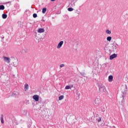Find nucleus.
Masks as SVG:
<instances>
[{
  "instance_id": "nucleus-1",
  "label": "nucleus",
  "mask_w": 128,
  "mask_h": 128,
  "mask_svg": "<svg viewBox=\"0 0 128 128\" xmlns=\"http://www.w3.org/2000/svg\"><path fill=\"white\" fill-rule=\"evenodd\" d=\"M99 92H105V94H108V92L106 90V86L102 84H100L98 86Z\"/></svg>"
},
{
  "instance_id": "nucleus-2",
  "label": "nucleus",
  "mask_w": 128,
  "mask_h": 128,
  "mask_svg": "<svg viewBox=\"0 0 128 128\" xmlns=\"http://www.w3.org/2000/svg\"><path fill=\"white\" fill-rule=\"evenodd\" d=\"M3 60L4 62H6V64H10V57L4 56Z\"/></svg>"
},
{
  "instance_id": "nucleus-3",
  "label": "nucleus",
  "mask_w": 128,
  "mask_h": 128,
  "mask_svg": "<svg viewBox=\"0 0 128 128\" xmlns=\"http://www.w3.org/2000/svg\"><path fill=\"white\" fill-rule=\"evenodd\" d=\"M94 104H96V106H98L100 104V98H96L94 100Z\"/></svg>"
},
{
  "instance_id": "nucleus-4",
  "label": "nucleus",
  "mask_w": 128,
  "mask_h": 128,
  "mask_svg": "<svg viewBox=\"0 0 128 128\" xmlns=\"http://www.w3.org/2000/svg\"><path fill=\"white\" fill-rule=\"evenodd\" d=\"M113 50H116L117 48H118V44L116 43H114L112 46Z\"/></svg>"
},
{
  "instance_id": "nucleus-5",
  "label": "nucleus",
  "mask_w": 128,
  "mask_h": 128,
  "mask_svg": "<svg viewBox=\"0 0 128 128\" xmlns=\"http://www.w3.org/2000/svg\"><path fill=\"white\" fill-rule=\"evenodd\" d=\"M62 44H64V41H60L57 45V48L58 50L62 46Z\"/></svg>"
},
{
  "instance_id": "nucleus-6",
  "label": "nucleus",
  "mask_w": 128,
  "mask_h": 128,
  "mask_svg": "<svg viewBox=\"0 0 128 128\" xmlns=\"http://www.w3.org/2000/svg\"><path fill=\"white\" fill-rule=\"evenodd\" d=\"M18 66V60L15 59L13 62V66L16 67Z\"/></svg>"
},
{
  "instance_id": "nucleus-7",
  "label": "nucleus",
  "mask_w": 128,
  "mask_h": 128,
  "mask_svg": "<svg viewBox=\"0 0 128 128\" xmlns=\"http://www.w3.org/2000/svg\"><path fill=\"white\" fill-rule=\"evenodd\" d=\"M114 80V76L112 75H110L108 76V82H113Z\"/></svg>"
},
{
  "instance_id": "nucleus-8",
  "label": "nucleus",
  "mask_w": 128,
  "mask_h": 128,
  "mask_svg": "<svg viewBox=\"0 0 128 128\" xmlns=\"http://www.w3.org/2000/svg\"><path fill=\"white\" fill-rule=\"evenodd\" d=\"M116 56H118V55H116V54H114L111 56H110V60H114V58H116Z\"/></svg>"
},
{
  "instance_id": "nucleus-9",
  "label": "nucleus",
  "mask_w": 128,
  "mask_h": 128,
  "mask_svg": "<svg viewBox=\"0 0 128 128\" xmlns=\"http://www.w3.org/2000/svg\"><path fill=\"white\" fill-rule=\"evenodd\" d=\"M74 88V84L68 85L65 87V90H72Z\"/></svg>"
},
{
  "instance_id": "nucleus-10",
  "label": "nucleus",
  "mask_w": 128,
  "mask_h": 128,
  "mask_svg": "<svg viewBox=\"0 0 128 128\" xmlns=\"http://www.w3.org/2000/svg\"><path fill=\"white\" fill-rule=\"evenodd\" d=\"M33 100H35V102H38V98H39V96L38 95H34L33 96Z\"/></svg>"
},
{
  "instance_id": "nucleus-11",
  "label": "nucleus",
  "mask_w": 128,
  "mask_h": 128,
  "mask_svg": "<svg viewBox=\"0 0 128 128\" xmlns=\"http://www.w3.org/2000/svg\"><path fill=\"white\" fill-rule=\"evenodd\" d=\"M12 96H14L15 98H18V96H20V94H18V92H14L12 93Z\"/></svg>"
},
{
  "instance_id": "nucleus-12",
  "label": "nucleus",
  "mask_w": 128,
  "mask_h": 128,
  "mask_svg": "<svg viewBox=\"0 0 128 128\" xmlns=\"http://www.w3.org/2000/svg\"><path fill=\"white\" fill-rule=\"evenodd\" d=\"M38 34H42V32H44V29L40 28L38 30Z\"/></svg>"
},
{
  "instance_id": "nucleus-13",
  "label": "nucleus",
  "mask_w": 128,
  "mask_h": 128,
  "mask_svg": "<svg viewBox=\"0 0 128 128\" xmlns=\"http://www.w3.org/2000/svg\"><path fill=\"white\" fill-rule=\"evenodd\" d=\"M24 90L26 91L28 90V84H26L24 86Z\"/></svg>"
},
{
  "instance_id": "nucleus-14",
  "label": "nucleus",
  "mask_w": 128,
  "mask_h": 128,
  "mask_svg": "<svg viewBox=\"0 0 128 128\" xmlns=\"http://www.w3.org/2000/svg\"><path fill=\"white\" fill-rule=\"evenodd\" d=\"M96 122H98V124L99 122H102V118L100 117H98V118H96Z\"/></svg>"
},
{
  "instance_id": "nucleus-15",
  "label": "nucleus",
  "mask_w": 128,
  "mask_h": 128,
  "mask_svg": "<svg viewBox=\"0 0 128 128\" xmlns=\"http://www.w3.org/2000/svg\"><path fill=\"white\" fill-rule=\"evenodd\" d=\"M0 120L2 124H4V115H1Z\"/></svg>"
},
{
  "instance_id": "nucleus-16",
  "label": "nucleus",
  "mask_w": 128,
  "mask_h": 128,
  "mask_svg": "<svg viewBox=\"0 0 128 128\" xmlns=\"http://www.w3.org/2000/svg\"><path fill=\"white\" fill-rule=\"evenodd\" d=\"M2 18H4V19L6 18H8V15L6 14H2Z\"/></svg>"
},
{
  "instance_id": "nucleus-17",
  "label": "nucleus",
  "mask_w": 128,
  "mask_h": 128,
  "mask_svg": "<svg viewBox=\"0 0 128 128\" xmlns=\"http://www.w3.org/2000/svg\"><path fill=\"white\" fill-rule=\"evenodd\" d=\"M106 32L107 34H112V32L109 30H106Z\"/></svg>"
},
{
  "instance_id": "nucleus-18",
  "label": "nucleus",
  "mask_w": 128,
  "mask_h": 128,
  "mask_svg": "<svg viewBox=\"0 0 128 128\" xmlns=\"http://www.w3.org/2000/svg\"><path fill=\"white\" fill-rule=\"evenodd\" d=\"M64 96H60L58 97V100H64Z\"/></svg>"
},
{
  "instance_id": "nucleus-19",
  "label": "nucleus",
  "mask_w": 128,
  "mask_h": 128,
  "mask_svg": "<svg viewBox=\"0 0 128 128\" xmlns=\"http://www.w3.org/2000/svg\"><path fill=\"white\" fill-rule=\"evenodd\" d=\"M4 10V5L0 6V10Z\"/></svg>"
},
{
  "instance_id": "nucleus-20",
  "label": "nucleus",
  "mask_w": 128,
  "mask_h": 128,
  "mask_svg": "<svg viewBox=\"0 0 128 128\" xmlns=\"http://www.w3.org/2000/svg\"><path fill=\"white\" fill-rule=\"evenodd\" d=\"M106 40L108 42H110V40H112V36H108L106 38Z\"/></svg>"
},
{
  "instance_id": "nucleus-21",
  "label": "nucleus",
  "mask_w": 128,
  "mask_h": 128,
  "mask_svg": "<svg viewBox=\"0 0 128 128\" xmlns=\"http://www.w3.org/2000/svg\"><path fill=\"white\" fill-rule=\"evenodd\" d=\"M46 12V8H43L42 10V14H45Z\"/></svg>"
},
{
  "instance_id": "nucleus-22",
  "label": "nucleus",
  "mask_w": 128,
  "mask_h": 128,
  "mask_svg": "<svg viewBox=\"0 0 128 128\" xmlns=\"http://www.w3.org/2000/svg\"><path fill=\"white\" fill-rule=\"evenodd\" d=\"M68 12H72V10H74V9L72 8H68Z\"/></svg>"
},
{
  "instance_id": "nucleus-23",
  "label": "nucleus",
  "mask_w": 128,
  "mask_h": 128,
  "mask_svg": "<svg viewBox=\"0 0 128 128\" xmlns=\"http://www.w3.org/2000/svg\"><path fill=\"white\" fill-rule=\"evenodd\" d=\"M101 112H106V108H101Z\"/></svg>"
},
{
  "instance_id": "nucleus-24",
  "label": "nucleus",
  "mask_w": 128,
  "mask_h": 128,
  "mask_svg": "<svg viewBox=\"0 0 128 128\" xmlns=\"http://www.w3.org/2000/svg\"><path fill=\"white\" fill-rule=\"evenodd\" d=\"M38 17V14H33V18H36Z\"/></svg>"
},
{
  "instance_id": "nucleus-25",
  "label": "nucleus",
  "mask_w": 128,
  "mask_h": 128,
  "mask_svg": "<svg viewBox=\"0 0 128 128\" xmlns=\"http://www.w3.org/2000/svg\"><path fill=\"white\" fill-rule=\"evenodd\" d=\"M64 64H61L60 65V68H64Z\"/></svg>"
},
{
  "instance_id": "nucleus-26",
  "label": "nucleus",
  "mask_w": 128,
  "mask_h": 128,
  "mask_svg": "<svg viewBox=\"0 0 128 128\" xmlns=\"http://www.w3.org/2000/svg\"><path fill=\"white\" fill-rule=\"evenodd\" d=\"M76 94H77V96H80V93H78V92L76 93Z\"/></svg>"
},
{
  "instance_id": "nucleus-27",
  "label": "nucleus",
  "mask_w": 128,
  "mask_h": 128,
  "mask_svg": "<svg viewBox=\"0 0 128 128\" xmlns=\"http://www.w3.org/2000/svg\"><path fill=\"white\" fill-rule=\"evenodd\" d=\"M51 2H54L56 0H50Z\"/></svg>"
},
{
  "instance_id": "nucleus-28",
  "label": "nucleus",
  "mask_w": 128,
  "mask_h": 128,
  "mask_svg": "<svg viewBox=\"0 0 128 128\" xmlns=\"http://www.w3.org/2000/svg\"><path fill=\"white\" fill-rule=\"evenodd\" d=\"M126 88L127 87L126 86Z\"/></svg>"
}]
</instances>
